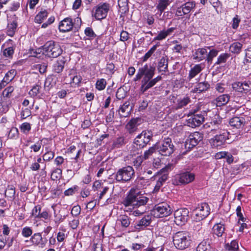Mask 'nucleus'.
<instances>
[{"mask_svg":"<svg viewBox=\"0 0 251 251\" xmlns=\"http://www.w3.org/2000/svg\"><path fill=\"white\" fill-rule=\"evenodd\" d=\"M229 123L231 126L236 129H241L244 126L245 119L242 117H234L230 120Z\"/></svg>","mask_w":251,"mask_h":251,"instance_id":"obj_22","label":"nucleus"},{"mask_svg":"<svg viewBox=\"0 0 251 251\" xmlns=\"http://www.w3.org/2000/svg\"><path fill=\"white\" fill-rule=\"evenodd\" d=\"M130 218L126 215H120L118 219V222H120L123 227H127L130 224Z\"/></svg>","mask_w":251,"mask_h":251,"instance_id":"obj_33","label":"nucleus"},{"mask_svg":"<svg viewBox=\"0 0 251 251\" xmlns=\"http://www.w3.org/2000/svg\"><path fill=\"white\" fill-rule=\"evenodd\" d=\"M193 229L195 231L200 232L199 234L203 233V231L204 230L202 227L201 222L199 221H196V222L194 223Z\"/></svg>","mask_w":251,"mask_h":251,"instance_id":"obj_58","label":"nucleus"},{"mask_svg":"<svg viewBox=\"0 0 251 251\" xmlns=\"http://www.w3.org/2000/svg\"><path fill=\"white\" fill-rule=\"evenodd\" d=\"M213 136V137L210 140V143L213 148H218L225 143L227 139L228 132L224 131L220 133L214 134Z\"/></svg>","mask_w":251,"mask_h":251,"instance_id":"obj_16","label":"nucleus"},{"mask_svg":"<svg viewBox=\"0 0 251 251\" xmlns=\"http://www.w3.org/2000/svg\"><path fill=\"white\" fill-rule=\"evenodd\" d=\"M168 58L167 56H162L158 63L157 68L159 72L168 71Z\"/></svg>","mask_w":251,"mask_h":251,"instance_id":"obj_25","label":"nucleus"},{"mask_svg":"<svg viewBox=\"0 0 251 251\" xmlns=\"http://www.w3.org/2000/svg\"><path fill=\"white\" fill-rule=\"evenodd\" d=\"M47 241L46 239H43L40 233H34L30 238V242L32 243V245L40 246L41 247L45 246Z\"/></svg>","mask_w":251,"mask_h":251,"instance_id":"obj_20","label":"nucleus"},{"mask_svg":"<svg viewBox=\"0 0 251 251\" xmlns=\"http://www.w3.org/2000/svg\"><path fill=\"white\" fill-rule=\"evenodd\" d=\"M135 176V172L132 167L127 166L119 169L114 174V178L117 181L126 182L130 180Z\"/></svg>","mask_w":251,"mask_h":251,"instance_id":"obj_4","label":"nucleus"},{"mask_svg":"<svg viewBox=\"0 0 251 251\" xmlns=\"http://www.w3.org/2000/svg\"><path fill=\"white\" fill-rule=\"evenodd\" d=\"M203 139L202 134L199 132H195L191 134L185 142L186 149L190 150L195 147Z\"/></svg>","mask_w":251,"mask_h":251,"instance_id":"obj_13","label":"nucleus"},{"mask_svg":"<svg viewBox=\"0 0 251 251\" xmlns=\"http://www.w3.org/2000/svg\"><path fill=\"white\" fill-rule=\"evenodd\" d=\"M242 82H235L232 83V87L235 91L242 93Z\"/></svg>","mask_w":251,"mask_h":251,"instance_id":"obj_63","label":"nucleus"},{"mask_svg":"<svg viewBox=\"0 0 251 251\" xmlns=\"http://www.w3.org/2000/svg\"><path fill=\"white\" fill-rule=\"evenodd\" d=\"M197 251H214L209 243L203 241L197 248Z\"/></svg>","mask_w":251,"mask_h":251,"instance_id":"obj_37","label":"nucleus"},{"mask_svg":"<svg viewBox=\"0 0 251 251\" xmlns=\"http://www.w3.org/2000/svg\"><path fill=\"white\" fill-rule=\"evenodd\" d=\"M155 146L156 150L162 155L169 156L174 151V146L170 138H165L156 143Z\"/></svg>","mask_w":251,"mask_h":251,"instance_id":"obj_5","label":"nucleus"},{"mask_svg":"<svg viewBox=\"0 0 251 251\" xmlns=\"http://www.w3.org/2000/svg\"><path fill=\"white\" fill-rule=\"evenodd\" d=\"M79 187L77 185H74L73 187L68 189L64 191V195L66 196H72L75 192L78 190Z\"/></svg>","mask_w":251,"mask_h":251,"instance_id":"obj_54","label":"nucleus"},{"mask_svg":"<svg viewBox=\"0 0 251 251\" xmlns=\"http://www.w3.org/2000/svg\"><path fill=\"white\" fill-rule=\"evenodd\" d=\"M130 102L126 101L119 108V114L121 117H126L129 115L131 108L129 107Z\"/></svg>","mask_w":251,"mask_h":251,"instance_id":"obj_24","label":"nucleus"},{"mask_svg":"<svg viewBox=\"0 0 251 251\" xmlns=\"http://www.w3.org/2000/svg\"><path fill=\"white\" fill-rule=\"evenodd\" d=\"M195 175L194 173L186 171L182 172L176 176L175 178L177 182L182 184H187L193 181Z\"/></svg>","mask_w":251,"mask_h":251,"instance_id":"obj_14","label":"nucleus"},{"mask_svg":"<svg viewBox=\"0 0 251 251\" xmlns=\"http://www.w3.org/2000/svg\"><path fill=\"white\" fill-rule=\"evenodd\" d=\"M242 93H247L251 91V82L245 81L242 82Z\"/></svg>","mask_w":251,"mask_h":251,"instance_id":"obj_55","label":"nucleus"},{"mask_svg":"<svg viewBox=\"0 0 251 251\" xmlns=\"http://www.w3.org/2000/svg\"><path fill=\"white\" fill-rule=\"evenodd\" d=\"M190 101V99L188 96H185L182 99H179L177 100V108H181L186 106Z\"/></svg>","mask_w":251,"mask_h":251,"instance_id":"obj_44","label":"nucleus"},{"mask_svg":"<svg viewBox=\"0 0 251 251\" xmlns=\"http://www.w3.org/2000/svg\"><path fill=\"white\" fill-rule=\"evenodd\" d=\"M196 6V3L193 1H189L185 2L180 7H177L176 15L177 17H182L189 14L191 11Z\"/></svg>","mask_w":251,"mask_h":251,"instance_id":"obj_15","label":"nucleus"},{"mask_svg":"<svg viewBox=\"0 0 251 251\" xmlns=\"http://www.w3.org/2000/svg\"><path fill=\"white\" fill-rule=\"evenodd\" d=\"M41 207L39 205L35 206L33 210L32 214L33 216H34L35 218H38L39 217V215L41 212Z\"/></svg>","mask_w":251,"mask_h":251,"instance_id":"obj_64","label":"nucleus"},{"mask_svg":"<svg viewBox=\"0 0 251 251\" xmlns=\"http://www.w3.org/2000/svg\"><path fill=\"white\" fill-rule=\"evenodd\" d=\"M142 123V120L140 118H133L130 120L126 125V129L131 134L137 131L138 127Z\"/></svg>","mask_w":251,"mask_h":251,"instance_id":"obj_17","label":"nucleus"},{"mask_svg":"<svg viewBox=\"0 0 251 251\" xmlns=\"http://www.w3.org/2000/svg\"><path fill=\"white\" fill-rule=\"evenodd\" d=\"M175 167V165L173 163H169L166 165L165 167L161 170V173H163L160 176H159L158 181L161 182L163 184L168 178V172L172 171Z\"/></svg>","mask_w":251,"mask_h":251,"instance_id":"obj_21","label":"nucleus"},{"mask_svg":"<svg viewBox=\"0 0 251 251\" xmlns=\"http://www.w3.org/2000/svg\"><path fill=\"white\" fill-rule=\"evenodd\" d=\"M172 212L173 210L170 205L163 202L156 204L151 210V214L154 217L162 218L170 215Z\"/></svg>","mask_w":251,"mask_h":251,"instance_id":"obj_7","label":"nucleus"},{"mask_svg":"<svg viewBox=\"0 0 251 251\" xmlns=\"http://www.w3.org/2000/svg\"><path fill=\"white\" fill-rule=\"evenodd\" d=\"M56 83V80L53 76H48L46 79L44 83V87L45 88L50 89Z\"/></svg>","mask_w":251,"mask_h":251,"instance_id":"obj_41","label":"nucleus"},{"mask_svg":"<svg viewBox=\"0 0 251 251\" xmlns=\"http://www.w3.org/2000/svg\"><path fill=\"white\" fill-rule=\"evenodd\" d=\"M202 70L200 64H197L190 70L188 77L189 80L195 77Z\"/></svg>","mask_w":251,"mask_h":251,"instance_id":"obj_35","label":"nucleus"},{"mask_svg":"<svg viewBox=\"0 0 251 251\" xmlns=\"http://www.w3.org/2000/svg\"><path fill=\"white\" fill-rule=\"evenodd\" d=\"M143 160V157L141 155L137 156L136 158L133 159V166L137 170H140L141 169V165Z\"/></svg>","mask_w":251,"mask_h":251,"instance_id":"obj_48","label":"nucleus"},{"mask_svg":"<svg viewBox=\"0 0 251 251\" xmlns=\"http://www.w3.org/2000/svg\"><path fill=\"white\" fill-rule=\"evenodd\" d=\"M151 221V215H145L142 219L138 222L136 226L141 227L143 226L146 227L150 225Z\"/></svg>","mask_w":251,"mask_h":251,"instance_id":"obj_32","label":"nucleus"},{"mask_svg":"<svg viewBox=\"0 0 251 251\" xmlns=\"http://www.w3.org/2000/svg\"><path fill=\"white\" fill-rule=\"evenodd\" d=\"M45 55L49 57L55 58L62 52L60 45L53 41H49L43 46Z\"/></svg>","mask_w":251,"mask_h":251,"instance_id":"obj_6","label":"nucleus"},{"mask_svg":"<svg viewBox=\"0 0 251 251\" xmlns=\"http://www.w3.org/2000/svg\"><path fill=\"white\" fill-rule=\"evenodd\" d=\"M105 71L108 75L113 74L115 72V65L112 63H107Z\"/></svg>","mask_w":251,"mask_h":251,"instance_id":"obj_61","label":"nucleus"},{"mask_svg":"<svg viewBox=\"0 0 251 251\" xmlns=\"http://www.w3.org/2000/svg\"><path fill=\"white\" fill-rule=\"evenodd\" d=\"M214 234L218 237H221L225 231L224 226L221 224H217L213 227Z\"/></svg>","mask_w":251,"mask_h":251,"instance_id":"obj_40","label":"nucleus"},{"mask_svg":"<svg viewBox=\"0 0 251 251\" xmlns=\"http://www.w3.org/2000/svg\"><path fill=\"white\" fill-rule=\"evenodd\" d=\"M152 134L147 131H143L135 138L134 144L137 149H142L145 147L151 141Z\"/></svg>","mask_w":251,"mask_h":251,"instance_id":"obj_11","label":"nucleus"},{"mask_svg":"<svg viewBox=\"0 0 251 251\" xmlns=\"http://www.w3.org/2000/svg\"><path fill=\"white\" fill-rule=\"evenodd\" d=\"M173 241L176 248L184 250L190 245L191 237L190 234L186 231H179L175 233L173 236Z\"/></svg>","mask_w":251,"mask_h":251,"instance_id":"obj_3","label":"nucleus"},{"mask_svg":"<svg viewBox=\"0 0 251 251\" xmlns=\"http://www.w3.org/2000/svg\"><path fill=\"white\" fill-rule=\"evenodd\" d=\"M13 47H10L6 48L3 51V54L6 57H11L14 53Z\"/></svg>","mask_w":251,"mask_h":251,"instance_id":"obj_59","label":"nucleus"},{"mask_svg":"<svg viewBox=\"0 0 251 251\" xmlns=\"http://www.w3.org/2000/svg\"><path fill=\"white\" fill-rule=\"evenodd\" d=\"M212 128L209 131H208V137L212 136L214 134L220 133L224 131H226L225 130L222 129V125H221V121H213L211 123Z\"/></svg>","mask_w":251,"mask_h":251,"instance_id":"obj_19","label":"nucleus"},{"mask_svg":"<svg viewBox=\"0 0 251 251\" xmlns=\"http://www.w3.org/2000/svg\"><path fill=\"white\" fill-rule=\"evenodd\" d=\"M230 56V53H223L220 54L218 56L216 61L214 64V66L225 63Z\"/></svg>","mask_w":251,"mask_h":251,"instance_id":"obj_31","label":"nucleus"},{"mask_svg":"<svg viewBox=\"0 0 251 251\" xmlns=\"http://www.w3.org/2000/svg\"><path fill=\"white\" fill-rule=\"evenodd\" d=\"M238 248V244L236 240H233L230 243H227L225 245L226 250L228 251H236Z\"/></svg>","mask_w":251,"mask_h":251,"instance_id":"obj_43","label":"nucleus"},{"mask_svg":"<svg viewBox=\"0 0 251 251\" xmlns=\"http://www.w3.org/2000/svg\"><path fill=\"white\" fill-rule=\"evenodd\" d=\"M160 45L159 43H157L156 45H154L152 47L150 50L145 54V55L143 57L142 60L143 61H146L153 53V52L156 50L157 47H159Z\"/></svg>","mask_w":251,"mask_h":251,"instance_id":"obj_45","label":"nucleus"},{"mask_svg":"<svg viewBox=\"0 0 251 251\" xmlns=\"http://www.w3.org/2000/svg\"><path fill=\"white\" fill-rule=\"evenodd\" d=\"M47 65L46 63H43L41 64H37L33 67L37 70H38L41 74H44L47 71Z\"/></svg>","mask_w":251,"mask_h":251,"instance_id":"obj_60","label":"nucleus"},{"mask_svg":"<svg viewBox=\"0 0 251 251\" xmlns=\"http://www.w3.org/2000/svg\"><path fill=\"white\" fill-rule=\"evenodd\" d=\"M5 195L10 200H14L15 195V188L13 185H8L5 191Z\"/></svg>","mask_w":251,"mask_h":251,"instance_id":"obj_36","label":"nucleus"},{"mask_svg":"<svg viewBox=\"0 0 251 251\" xmlns=\"http://www.w3.org/2000/svg\"><path fill=\"white\" fill-rule=\"evenodd\" d=\"M17 73V71L15 69H11L5 75L4 78L7 80V81H11L15 77Z\"/></svg>","mask_w":251,"mask_h":251,"instance_id":"obj_51","label":"nucleus"},{"mask_svg":"<svg viewBox=\"0 0 251 251\" xmlns=\"http://www.w3.org/2000/svg\"><path fill=\"white\" fill-rule=\"evenodd\" d=\"M197 110H191L188 116L190 118L187 120L188 126L192 128L200 126L204 121V118L201 114L197 113Z\"/></svg>","mask_w":251,"mask_h":251,"instance_id":"obj_10","label":"nucleus"},{"mask_svg":"<svg viewBox=\"0 0 251 251\" xmlns=\"http://www.w3.org/2000/svg\"><path fill=\"white\" fill-rule=\"evenodd\" d=\"M48 12L47 10H44L39 12L35 17V22L38 24L42 23L47 17Z\"/></svg>","mask_w":251,"mask_h":251,"instance_id":"obj_38","label":"nucleus"},{"mask_svg":"<svg viewBox=\"0 0 251 251\" xmlns=\"http://www.w3.org/2000/svg\"><path fill=\"white\" fill-rule=\"evenodd\" d=\"M74 24L72 19L71 18H66L62 20L58 26L59 30L60 32L64 33L68 32L73 29Z\"/></svg>","mask_w":251,"mask_h":251,"instance_id":"obj_18","label":"nucleus"},{"mask_svg":"<svg viewBox=\"0 0 251 251\" xmlns=\"http://www.w3.org/2000/svg\"><path fill=\"white\" fill-rule=\"evenodd\" d=\"M148 200V198L142 195L138 190L131 189L123 200L122 204L126 207L131 206L134 209L146 205Z\"/></svg>","mask_w":251,"mask_h":251,"instance_id":"obj_2","label":"nucleus"},{"mask_svg":"<svg viewBox=\"0 0 251 251\" xmlns=\"http://www.w3.org/2000/svg\"><path fill=\"white\" fill-rule=\"evenodd\" d=\"M156 150V149L155 145L150 148L148 150H147L144 152V155L142 156L143 159L145 160L148 159Z\"/></svg>","mask_w":251,"mask_h":251,"instance_id":"obj_53","label":"nucleus"},{"mask_svg":"<svg viewBox=\"0 0 251 251\" xmlns=\"http://www.w3.org/2000/svg\"><path fill=\"white\" fill-rule=\"evenodd\" d=\"M61 175L62 170L60 168H56L52 171L50 178L52 180H55L57 179H59Z\"/></svg>","mask_w":251,"mask_h":251,"instance_id":"obj_47","label":"nucleus"},{"mask_svg":"<svg viewBox=\"0 0 251 251\" xmlns=\"http://www.w3.org/2000/svg\"><path fill=\"white\" fill-rule=\"evenodd\" d=\"M207 50L206 47L204 48H199L193 55V59L200 62L204 59L206 61Z\"/></svg>","mask_w":251,"mask_h":251,"instance_id":"obj_23","label":"nucleus"},{"mask_svg":"<svg viewBox=\"0 0 251 251\" xmlns=\"http://www.w3.org/2000/svg\"><path fill=\"white\" fill-rule=\"evenodd\" d=\"M110 5L107 3H99L93 8L92 15L97 20L104 19L106 17Z\"/></svg>","mask_w":251,"mask_h":251,"instance_id":"obj_8","label":"nucleus"},{"mask_svg":"<svg viewBox=\"0 0 251 251\" xmlns=\"http://www.w3.org/2000/svg\"><path fill=\"white\" fill-rule=\"evenodd\" d=\"M128 141L127 139L123 136H119L116 138L113 141L112 147L114 148H120L124 146Z\"/></svg>","mask_w":251,"mask_h":251,"instance_id":"obj_27","label":"nucleus"},{"mask_svg":"<svg viewBox=\"0 0 251 251\" xmlns=\"http://www.w3.org/2000/svg\"><path fill=\"white\" fill-rule=\"evenodd\" d=\"M33 231L31 227L29 226H25L22 229V235L25 238H28L32 234Z\"/></svg>","mask_w":251,"mask_h":251,"instance_id":"obj_50","label":"nucleus"},{"mask_svg":"<svg viewBox=\"0 0 251 251\" xmlns=\"http://www.w3.org/2000/svg\"><path fill=\"white\" fill-rule=\"evenodd\" d=\"M31 54L33 57L41 58L44 54L45 55L43 46L42 48L37 49L35 50H33L31 52Z\"/></svg>","mask_w":251,"mask_h":251,"instance_id":"obj_52","label":"nucleus"},{"mask_svg":"<svg viewBox=\"0 0 251 251\" xmlns=\"http://www.w3.org/2000/svg\"><path fill=\"white\" fill-rule=\"evenodd\" d=\"M241 22V19L238 15H236L232 19V27L234 29H236L239 26Z\"/></svg>","mask_w":251,"mask_h":251,"instance_id":"obj_62","label":"nucleus"},{"mask_svg":"<svg viewBox=\"0 0 251 251\" xmlns=\"http://www.w3.org/2000/svg\"><path fill=\"white\" fill-rule=\"evenodd\" d=\"M155 68L154 66H149L148 64H146L138 69L134 78V81H138L143 77L140 88V92L142 94H144L161 80L162 77L160 75L152 78L155 74Z\"/></svg>","mask_w":251,"mask_h":251,"instance_id":"obj_1","label":"nucleus"},{"mask_svg":"<svg viewBox=\"0 0 251 251\" xmlns=\"http://www.w3.org/2000/svg\"><path fill=\"white\" fill-rule=\"evenodd\" d=\"M243 45L240 42H234L231 44L229 47V50L234 54H238L242 50Z\"/></svg>","mask_w":251,"mask_h":251,"instance_id":"obj_34","label":"nucleus"},{"mask_svg":"<svg viewBox=\"0 0 251 251\" xmlns=\"http://www.w3.org/2000/svg\"><path fill=\"white\" fill-rule=\"evenodd\" d=\"M229 96L227 94H223L219 96L216 99V105L221 106L226 104L229 100Z\"/></svg>","mask_w":251,"mask_h":251,"instance_id":"obj_30","label":"nucleus"},{"mask_svg":"<svg viewBox=\"0 0 251 251\" xmlns=\"http://www.w3.org/2000/svg\"><path fill=\"white\" fill-rule=\"evenodd\" d=\"M106 84V81L105 79H98L96 83V88L98 90H103L105 89Z\"/></svg>","mask_w":251,"mask_h":251,"instance_id":"obj_46","label":"nucleus"},{"mask_svg":"<svg viewBox=\"0 0 251 251\" xmlns=\"http://www.w3.org/2000/svg\"><path fill=\"white\" fill-rule=\"evenodd\" d=\"M210 88V84L206 81L199 83L193 89V93H201L207 91Z\"/></svg>","mask_w":251,"mask_h":251,"instance_id":"obj_26","label":"nucleus"},{"mask_svg":"<svg viewBox=\"0 0 251 251\" xmlns=\"http://www.w3.org/2000/svg\"><path fill=\"white\" fill-rule=\"evenodd\" d=\"M65 63L64 58H59L53 65V71L57 73H61L64 68Z\"/></svg>","mask_w":251,"mask_h":251,"instance_id":"obj_28","label":"nucleus"},{"mask_svg":"<svg viewBox=\"0 0 251 251\" xmlns=\"http://www.w3.org/2000/svg\"><path fill=\"white\" fill-rule=\"evenodd\" d=\"M170 0H159L156 8L161 12H163L170 4Z\"/></svg>","mask_w":251,"mask_h":251,"instance_id":"obj_39","label":"nucleus"},{"mask_svg":"<svg viewBox=\"0 0 251 251\" xmlns=\"http://www.w3.org/2000/svg\"><path fill=\"white\" fill-rule=\"evenodd\" d=\"M17 26V23L15 21H13L11 24H9L7 29V35L11 37L13 36L15 33Z\"/></svg>","mask_w":251,"mask_h":251,"instance_id":"obj_42","label":"nucleus"},{"mask_svg":"<svg viewBox=\"0 0 251 251\" xmlns=\"http://www.w3.org/2000/svg\"><path fill=\"white\" fill-rule=\"evenodd\" d=\"M85 35L88 37L89 39H93L96 37V35L91 27H87L84 30Z\"/></svg>","mask_w":251,"mask_h":251,"instance_id":"obj_56","label":"nucleus"},{"mask_svg":"<svg viewBox=\"0 0 251 251\" xmlns=\"http://www.w3.org/2000/svg\"><path fill=\"white\" fill-rule=\"evenodd\" d=\"M54 152L52 151H47L43 155V159L45 161H50L52 159L54 156Z\"/></svg>","mask_w":251,"mask_h":251,"instance_id":"obj_57","label":"nucleus"},{"mask_svg":"<svg viewBox=\"0 0 251 251\" xmlns=\"http://www.w3.org/2000/svg\"><path fill=\"white\" fill-rule=\"evenodd\" d=\"M210 208L206 203H202L193 211L194 219L196 221H201L205 219L210 214Z\"/></svg>","mask_w":251,"mask_h":251,"instance_id":"obj_9","label":"nucleus"},{"mask_svg":"<svg viewBox=\"0 0 251 251\" xmlns=\"http://www.w3.org/2000/svg\"><path fill=\"white\" fill-rule=\"evenodd\" d=\"M207 50L208 49L209 51H207V55L206 56V61L208 63H211L214 57L217 56L219 50L215 49H211L210 47H207Z\"/></svg>","mask_w":251,"mask_h":251,"instance_id":"obj_29","label":"nucleus"},{"mask_svg":"<svg viewBox=\"0 0 251 251\" xmlns=\"http://www.w3.org/2000/svg\"><path fill=\"white\" fill-rule=\"evenodd\" d=\"M189 210L187 208H181L174 212L175 223L178 226L184 225L189 219Z\"/></svg>","mask_w":251,"mask_h":251,"instance_id":"obj_12","label":"nucleus"},{"mask_svg":"<svg viewBox=\"0 0 251 251\" xmlns=\"http://www.w3.org/2000/svg\"><path fill=\"white\" fill-rule=\"evenodd\" d=\"M41 87L38 83L33 86L29 92V94L32 97L37 96L40 92Z\"/></svg>","mask_w":251,"mask_h":251,"instance_id":"obj_49","label":"nucleus"}]
</instances>
